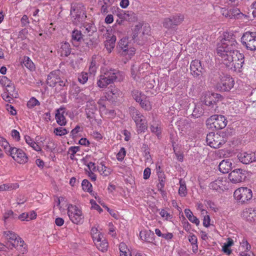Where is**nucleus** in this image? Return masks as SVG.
<instances>
[{
  "label": "nucleus",
  "mask_w": 256,
  "mask_h": 256,
  "mask_svg": "<svg viewBox=\"0 0 256 256\" xmlns=\"http://www.w3.org/2000/svg\"><path fill=\"white\" fill-rule=\"evenodd\" d=\"M237 42L235 40V36L228 32H224L220 42L218 44L217 48V54L222 58V60H228V62H222V64H228L232 58L229 56L228 52L230 53L234 52L236 48Z\"/></svg>",
  "instance_id": "f257e3e1"
},
{
  "label": "nucleus",
  "mask_w": 256,
  "mask_h": 256,
  "mask_svg": "<svg viewBox=\"0 0 256 256\" xmlns=\"http://www.w3.org/2000/svg\"><path fill=\"white\" fill-rule=\"evenodd\" d=\"M101 70L104 75H100L97 82L98 86L100 88L106 87L116 80L120 81L122 79V74L118 70L112 68L104 70L102 68Z\"/></svg>",
  "instance_id": "f03ea898"
},
{
  "label": "nucleus",
  "mask_w": 256,
  "mask_h": 256,
  "mask_svg": "<svg viewBox=\"0 0 256 256\" xmlns=\"http://www.w3.org/2000/svg\"><path fill=\"white\" fill-rule=\"evenodd\" d=\"M4 235L8 240L6 245L0 242V251H5L6 248H15L24 254L26 251L24 241L18 236L11 231L4 232Z\"/></svg>",
  "instance_id": "7ed1b4c3"
},
{
  "label": "nucleus",
  "mask_w": 256,
  "mask_h": 256,
  "mask_svg": "<svg viewBox=\"0 0 256 256\" xmlns=\"http://www.w3.org/2000/svg\"><path fill=\"white\" fill-rule=\"evenodd\" d=\"M228 134L226 132H222L220 134L210 132L206 138V143L212 148H218L226 142Z\"/></svg>",
  "instance_id": "20e7f679"
},
{
  "label": "nucleus",
  "mask_w": 256,
  "mask_h": 256,
  "mask_svg": "<svg viewBox=\"0 0 256 256\" xmlns=\"http://www.w3.org/2000/svg\"><path fill=\"white\" fill-rule=\"evenodd\" d=\"M70 15L76 25L84 21L86 18L84 6L82 3H74L71 5Z\"/></svg>",
  "instance_id": "39448f33"
},
{
  "label": "nucleus",
  "mask_w": 256,
  "mask_h": 256,
  "mask_svg": "<svg viewBox=\"0 0 256 256\" xmlns=\"http://www.w3.org/2000/svg\"><path fill=\"white\" fill-rule=\"evenodd\" d=\"M228 123L227 119L222 115L214 114L206 120L208 128L220 130L224 128Z\"/></svg>",
  "instance_id": "423d86ee"
},
{
  "label": "nucleus",
  "mask_w": 256,
  "mask_h": 256,
  "mask_svg": "<svg viewBox=\"0 0 256 256\" xmlns=\"http://www.w3.org/2000/svg\"><path fill=\"white\" fill-rule=\"evenodd\" d=\"M184 16L183 14H177L164 18L162 25L168 30H174L184 21Z\"/></svg>",
  "instance_id": "0eeeda50"
},
{
  "label": "nucleus",
  "mask_w": 256,
  "mask_h": 256,
  "mask_svg": "<svg viewBox=\"0 0 256 256\" xmlns=\"http://www.w3.org/2000/svg\"><path fill=\"white\" fill-rule=\"evenodd\" d=\"M128 43V38H124L119 41L118 46V54L126 56V58H130L136 52L134 48L129 47Z\"/></svg>",
  "instance_id": "6e6552de"
},
{
  "label": "nucleus",
  "mask_w": 256,
  "mask_h": 256,
  "mask_svg": "<svg viewBox=\"0 0 256 256\" xmlns=\"http://www.w3.org/2000/svg\"><path fill=\"white\" fill-rule=\"evenodd\" d=\"M223 96L219 94L212 93L206 94L204 100L202 101V104L210 108V110L212 112H216L218 108L216 102L222 100Z\"/></svg>",
  "instance_id": "1a4fd4ad"
},
{
  "label": "nucleus",
  "mask_w": 256,
  "mask_h": 256,
  "mask_svg": "<svg viewBox=\"0 0 256 256\" xmlns=\"http://www.w3.org/2000/svg\"><path fill=\"white\" fill-rule=\"evenodd\" d=\"M241 42L247 50L254 51L256 50V32H244L242 38Z\"/></svg>",
  "instance_id": "9d476101"
},
{
  "label": "nucleus",
  "mask_w": 256,
  "mask_h": 256,
  "mask_svg": "<svg viewBox=\"0 0 256 256\" xmlns=\"http://www.w3.org/2000/svg\"><path fill=\"white\" fill-rule=\"evenodd\" d=\"M234 196L239 202L244 204L250 200L252 197V191L248 188H240L236 190Z\"/></svg>",
  "instance_id": "9b49d317"
},
{
  "label": "nucleus",
  "mask_w": 256,
  "mask_h": 256,
  "mask_svg": "<svg viewBox=\"0 0 256 256\" xmlns=\"http://www.w3.org/2000/svg\"><path fill=\"white\" fill-rule=\"evenodd\" d=\"M68 214L71 221L76 224H81L84 222L82 211L76 206L70 204L68 207Z\"/></svg>",
  "instance_id": "f8f14e48"
},
{
  "label": "nucleus",
  "mask_w": 256,
  "mask_h": 256,
  "mask_svg": "<svg viewBox=\"0 0 256 256\" xmlns=\"http://www.w3.org/2000/svg\"><path fill=\"white\" fill-rule=\"evenodd\" d=\"M234 80L230 75L222 76L216 85L217 89L220 92H229L234 86Z\"/></svg>",
  "instance_id": "ddd939ff"
},
{
  "label": "nucleus",
  "mask_w": 256,
  "mask_h": 256,
  "mask_svg": "<svg viewBox=\"0 0 256 256\" xmlns=\"http://www.w3.org/2000/svg\"><path fill=\"white\" fill-rule=\"evenodd\" d=\"M248 172L242 168H236L232 170L228 174V179L234 183L236 184L245 180Z\"/></svg>",
  "instance_id": "4468645a"
},
{
  "label": "nucleus",
  "mask_w": 256,
  "mask_h": 256,
  "mask_svg": "<svg viewBox=\"0 0 256 256\" xmlns=\"http://www.w3.org/2000/svg\"><path fill=\"white\" fill-rule=\"evenodd\" d=\"M256 152H242L238 154V158L243 164H249L253 162H256L255 158L256 157Z\"/></svg>",
  "instance_id": "2eb2a0df"
},
{
  "label": "nucleus",
  "mask_w": 256,
  "mask_h": 256,
  "mask_svg": "<svg viewBox=\"0 0 256 256\" xmlns=\"http://www.w3.org/2000/svg\"><path fill=\"white\" fill-rule=\"evenodd\" d=\"M68 112H66L65 107L62 106L56 110L55 118L57 124L60 126H64L66 124L67 121L65 117Z\"/></svg>",
  "instance_id": "dca6fc26"
},
{
  "label": "nucleus",
  "mask_w": 256,
  "mask_h": 256,
  "mask_svg": "<svg viewBox=\"0 0 256 256\" xmlns=\"http://www.w3.org/2000/svg\"><path fill=\"white\" fill-rule=\"evenodd\" d=\"M106 98L112 102H116L118 98L122 96V92L118 88L110 86L108 88V90L106 93Z\"/></svg>",
  "instance_id": "f3484780"
},
{
  "label": "nucleus",
  "mask_w": 256,
  "mask_h": 256,
  "mask_svg": "<svg viewBox=\"0 0 256 256\" xmlns=\"http://www.w3.org/2000/svg\"><path fill=\"white\" fill-rule=\"evenodd\" d=\"M94 40L90 38H83L78 44L81 52H87L94 47Z\"/></svg>",
  "instance_id": "a211bd4d"
},
{
  "label": "nucleus",
  "mask_w": 256,
  "mask_h": 256,
  "mask_svg": "<svg viewBox=\"0 0 256 256\" xmlns=\"http://www.w3.org/2000/svg\"><path fill=\"white\" fill-rule=\"evenodd\" d=\"M243 216L250 223L256 222V210L252 208L245 209L243 212Z\"/></svg>",
  "instance_id": "6ab92c4d"
},
{
  "label": "nucleus",
  "mask_w": 256,
  "mask_h": 256,
  "mask_svg": "<svg viewBox=\"0 0 256 256\" xmlns=\"http://www.w3.org/2000/svg\"><path fill=\"white\" fill-rule=\"evenodd\" d=\"M83 39V35L80 30L74 29L72 34V42L74 46H78V44Z\"/></svg>",
  "instance_id": "aec40b11"
},
{
  "label": "nucleus",
  "mask_w": 256,
  "mask_h": 256,
  "mask_svg": "<svg viewBox=\"0 0 256 256\" xmlns=\"http://www.w3.org/2000/svg\"><path fill=\"white\" fill-rule=\"evenodd\" d=\"M140 238L144 241L154 244V241L155 237L154 234L150 230L142 231L140 232Z\"/></svg>",
  "instance_id": "412c9836"
},
{
  "label": "nucleus",
  "mask_w": 256,
  "mask_h": 256,
  "mask_svg": "<svg viewBox=\"0 0 256 256\" xmlns=\"http://www.w3.org/2000/svg\"><path fill=\"white\" fill-rule=\"evenodd\" d=\"M232 162L230 160H222L218 165L219 170L223 174H226L232 170Z\"/></svg>",
  "instance_id": "4be33fe9"
},
{
  "label": "nucleus",
  "mask_w": 256,
  "mask_h": 256,
  "mask_svg": "<svg viewBox=\"0 0 256 256\" xmlns=\"http://www.w3.org/2000/svg\"><path fill=\"white\" fill-rule=\"evenodd\" d=\"M190 70L194 77L202 75L206 72L204 65H190Z\"/></svg>",
  "instance_id": "5701e85b"
},
{
  "label": "nucleus",
  "mask_w": 256,
  "mask_h": 256,
  "mask_svg": "<svg viewBox=\"0 0 256 256\" xmlns=\"http://www.w3.org/2000/svg\"><path fill=\"white\" fill-rule=\"evenodd\" d=\"M13 158L20 164H26L28 161V157L26 154L20 149L16 156H14Z\"/></svg>",
  "instance_id": "b1692460"
},
{
  "label": "nucleus",
  "mask_w": 256,
  "mask_h": 256,
  "mask_svg": "<svg viewBox=\"0 0 256 256\" xmlns=\"http://www.w3.org/2000/svg\"><path fill=\"white\" fill-rule=\"evenodd\" d=\"M137 127V132L140 134L144 132L148 128L147 121L146 118L140 119L138 122H136Z\"/></svg>",
  "instance_id": "393cba45"
},
{
  "label": "nucleus",
  "mask_w": 256,
  "mask_h": 256,
  "mask_svg": "<svg viewBox=\"0 0 256 256\" xmlns=\"http://www.w3.org/2000/svg\"><path fill=\"white\" fill-rule=\"evenodd\" d=\"M62 56H68L71 52V48L70 44L66 42H62L60 50Z\"/></svg>",
  "instance_id": "a878e982"
},
{
  "label": "nucleus",
  "mask_w": 256,
  "mask_h": 256,
  "mask_svg": "<svg viewBox=\"0 0 256 256\" xmlns=\"http://www.w3.org/2000/svg\"><path fill=\"white\" fill-rule=\"evenodd\" d=\"M138 102L140 103V106L146 110H150L152 109L149 99L146 96H142L141 100Z\"/></svg>",
  "instance_id": "bb28decb"
},
{
  "label": "nucleus",
  "mask_w": 256,
  "mask_h": 256,
  "mask_svg": "<svg viewBox=\"0 0 256 256\" xmlns=\"http://www.w3.org/2000/svg\"><path fill=\"white\" fill-rule=\"evenodd\" d=\"M116 41V36H112L110 38L104 42L105 48L108 52L110 53L114 47L115 42Z\"/></svg>",
  "instance_id": "cd10ccee"
},
{
  "label": "nucleus",
  "mask_w": 256,
  "mask_h": 256,
  "mask_svg": "<svg viewBox=\"0 0 256 256\" xmlns=\"http://www.w3.org/2000/svg\"><path fill=\"white\" fill-rule=\"evenodd\" d=\"M184 213L190 222L195 224L196 226H198L200 224L199 220L193 215L192 212L190 209L186 208L184 210Z\"/></svg>",
  "instance_id": "c85d7f7f"
},
{
  "label": "nucleus",
  "mask_w": 256,
  "mask_h": 256,
  "mask_svg": "<svg viewBox=\"0 0 256 256\" xmlns=\"http://www.w3.org/2000/svg\"><path fill=\"white\" fill-rule=\"evenodd\" d=\"M82 186L84 191L87 192L91 195L94 196V192L92 190V184L88 180L86 179L84 180L82 183Z\"/></svg>",
  "instance_id": "c756f323"
},
{
  "label": "nucleus",
  "mask_w": 256,
  "mask_h": 256,
  "mask_svg": "<svg viewBox=\"0 0 256 256\" xmlns=\"http://www.w3.org/2000/svg\"><path fill=\"white\" fill-rule=\"evenodd\" d=\"M15 90L14 85L12 82L6 86V92L12 98H16L18 96V94L15 91Z\"/></svg>",
  "instance_id": "7c9ffc66"
},
{
  "label": "nucleus",
  "mask_w": 256,
  "mask_h": 256,
  "mask_svg": "<svg viewBox=\"0 0 256 256\" xmlns=\"http://www.w3.org/2000/svg\"><path fill=\"white\" fill-rule=\"evenodd\" d=\"M97 108L96 106H92L91 107L87 108L86 111V118H88L90 120L92 119L96 120L94 114Z\"/></svg>",
  "instance_id": "2f4dec72"
},
{
  "label": "nucleus",
  "mask_w": 256,
  "mask_h": 256,
  "mask_svg": "<svg viewBox=\"0 0 256 256\" xmlns=\"http://www.w3.org/2000/svg\"><path fill=\"white\" fill-rule=\"evenodd\" d=\"M204 112V109L202 108V105L201 104H197L195 105L192 112V116L196 118H198L202 116Z\"/></svg>",
  "instance_id": "473e14b6"
},
{
  "label": "nucleus",
  "mask_w": 256,
  "mask_h": 256,
  "mask_svg": "<svg viewBox=\"0 0 256 256\" xmlns=\"http://www.w3.org/2000/svg\"><path fill=\"white\" fill-rule=\"evenodd\" d=\"M112 14H116L117 16L122 20L126 19V11H124L122 10L119 9L118 8H116L114 6L112 8Z\"/></svg>",
  "instance_id": "72a5a7b5"
},
{
  "label": "nucleus",
  "mask_w": 256,
  "mask_h": 256,
  "mask_svg": "<svg viewBox=\"0 0 256 256\" xmlns=\"http://www.w3.org/2000/svg\"><path fill=\"white\" fill-rule=\"evenodd\" d=\"M131 71L132 76H138L144 72L143 68H141L140 65H132Z\"/></svg>",
  "instance_id": "f704fd0d"
},
{
  "label": "nucleus",
  "mask_w": 256,
  "mask_h": 256,
  "mask_svg": "<svg viewBox=\"0 0 256 256\" xmlns=\"http://www.w3.org/2000/svg\"><path fill=\"white\" fill-rule=\"evenodd\" d=\"M222 185V180H216L210 182L209 186L211 189L218 190L220 188Z\"/></svg>",
  "instance_id": "c9c22d12"
},
{
  "label": "nucleus",
  "mask_w": 256,
  "mask_h": 256,
  "mask_svg": "<svg viewBox=\"0 0 256 256\" xmlns=\"http://www.w3.org/2000/svg\"><path fill=\"white\" fill-rule=\"evenodd\" d=\"M132 116L135 122H138L140 119H142L144 118V116L140 112L136 110H133L132 113Z\"/></svg>",
  "instance_id": "e433bc0d"
},
{
  "label": "nucleus",
  "mask_w": 256,
  "mask_h": 256,
  "mask_svg": "<svg viewBox=\"0 0 256 256\" xmlns=\"http://www.w3.org/2000/svg\"><path fill=\"white\" fill-rule=\"evenodd\" d=\"M132 95L134 99L136 102H138L140 100H141L142 96H145L144 94H142V92L137 90H132Z\"/></svg>",
  "instance_id": "4c0bfd02"
},
{
  "label": "nucleus",
  "mask_w": 256,
  "mask_h": 256,
  "mask_svg": "<svg viewBox=\"0 0 256 256\" xmlns=\"http://www.w3.org/2000/svg\"><path fill=\"white\" fill-rule=\"evenodd\" d=\"M84 27L86 28L88 34L90 36L92 35L96 30V28L94 24H84Z\"/></svg>",
  "instance_id": "58836bf2"
},
{
  "label": "nucleus",
  "mask_w": 256,
  "mask_h": 256,
  "mask_svg": "<svg viewBox=\"0 0 256 256\" xmlns=\"http://www.w3.org/2000/svg\"><path fill=\"white\" fill-rule=\"evenodd\" d=\"M40 102L34 97H32L27 102V106L29 108H32L36 106H40Z\"/></svg>",
  "instance_id": "ea45409f"
},
{
  "label": "nucleus",
  "mask_w": 256,
  "mask_h": 256,
  "mask_svg": "<svg viewBox=\"0 0 256 256\" xmlns=\"http://www.w3.org/2000/svg\"><path fill=\"white\" fill-rule=\"evenodd\" d=\"M126 19H125V20L133 22L137 20L136 14L132 11L126 12Z\"/></svg>",
  "instance_id": "a19ab883"
},
{
  "label": "nucleus",
  "mask_w": 256,
  "mask_h": 256,
  "mask_svg": "<svg viewBox=\"0 0 256 256\" xmlns=\"http://www.w3.org/2000/svg\"><path fill=\"white\" fill-rule=\"evenodd\" d=\"M54 132L56 136H62L68 134V131L65 128L58 127L54 129Z\"/></svg>",
  "instance_id": "79ce46f5"
},
{
  "label": "nucleus",
  "mask_w": 256,
  "mask_h": 256,
  "mask_svg": "<svg viewBox=\"0 0 256 256\" xmlns=\"http://www.w3.org/2000/svg\"><path fill=\"white\" fill-rule=\"evenodd\" d=\"M59 79L60 78L50 77V76H48L46 83L50 86L54 87L58 83V81L59 80Z\"/></svg>",
  "instance_id": "37998d69"
},
{
  "label": "nucleus",
  "mask_w": 256,
  "mask_h": 256,
  "mask_svg": "<svg viewBox=\"0 0 256 256\" xmlns=\"http://www.w3.org/2000/svg\"><path fill=\"white\" fill-rule=\"evenodd\" d=\"M98 248L102 252H106L107 250L108 247V243L106 241V240H102L100 242V244H96Z\"/></svg>",
  "instance_id": "c03bdc74"
},
{
  "label": "nucleus",
  "mask_w": 256,
  "mask_h": 256,
  "mask_svg": "<svg viewBox=\"0 0 256 256\" xmlns=\"http://www.w3.org/2000/svg\"><path fill=\"white\" fill-rule=\"evenodd\" d=\"M78 80L80 83L84 84L88 80V74L86 72H81L79 74Z\"/></svg>",
  "instance_id": "a18cd8bd"
},
{
  "label": "nucleus",
  "mask_w": 256,
  "mask_h": 256,
  "mask_svg": "<svg viewBox=\"0 0 256 256\" xmlns=\"http://www.w3.org/2000/svg\"><path fill=\"white\" fill-rule=\"evenodd\" d=\"M180 180V187L178 190V194L181 196H185L187 194L186 188L184 183H182Z\"/></svg>",
  "instance_id": "49530a36"
},
{
  "label": "nucleus",
  "mask_w": 256,
  "mask_h": 256,
  "mask_svg": "<svg viewBox=\"0 0 256 256\" xmlns=\"http://www.w3.org/2000/svg\"><path fill=\"white\" fill-rule=\"evenodd\" d=\"M230 18H238V16L240 15V10L238 8H230Z\"/></svg>",
  "instance_id": "de8ad7c7"
},
{
  "label": "nucleus",
  "mask_w": 256,
  "mask_h": 256,
  "mask_svg": "<svg viewBox=\"0 0 256 256\" xmlns=\"http://www.w3.org/2000/svg\"><path fill=\"white\" fill-rule=\"evenodd\" d=\"M150 128L151 132L152 133H154L158 137H159L161 135V129L158 126H154V125H151Z\"/></svg>",
  "instance_id": "09e8293b"
},
{
  "label": "nucleus",
  "mask_w": 256,
  "mask_h": 256,
  "mask_svg": "<svg viewBox=\"0 0 256 256\" xmlns=\"http://www.w3.org/2000/svg\"><path fill=\"white\" fill-rule=\"evenodd\" d=\"M126 154V151L124 148H122L116 155L118 160L122 161Z\"/></svg>",
  "instance_id": "8fccbe9b"
},
{
  "label": "nucleus",
  "mask_w": 256,
  "mask_h": 256,
  "mask_svg": "<svg viewBox=\"0 0 256 256\" xmlns=\"http://www.w3.org/2000/svg\"><path fill=\"white\" fill-rule=\"evenodd\" d=\"M119 250L120 254H128L130 250L128 248L124 242H120L119 245Z\"/></svg>",
  "instance_id": "3c124183"
},
{
  "label": "nucleus",
  "mask_w": 256,
  "mask_h": 256,
  "mask_svg": "<svg viewBox=\"0 0 256 256\" xmlns=\"http://www.w3.org/2000/svg\"><path fill=\"white\" fill-rule=\"evenodd\" d=\"M80 128V127L78 125H77L72 130L70 134V137L72 139H74L76 137V134L80 131H82Z\"/></svg>",
  "instance_id": "603ef678"
},
{
  "label": "nucleus",
  "mask_w": 256,
  "mask_h": 256,
  "mask_svg": "<svg viewBox=\"0 0 256 256\" xmlns=\"http://www.w3.org/2000/svg\"><path fill=\"white\" fill-rule=\"evenodd\" d=\"M11 82L12 81L5 76L0 77V83L3 86H6Z\"/></svg>",
  "instance_id": "864d4df0"
},
{
  "label": "nucleus",
  "mask_w": 256,
  "mask_h": 256,
  "mask_svg": "<svg viewBox=\"0 0 256 256\" xmlns=\"http://www.w3.org/2000/svg\"><path fill=\"white\" fill-rule=\"evenodd\" d=\"M227 66V68L228 69L233 70L234 72H236L238 73L240 72H242L241 69L243 65H240V67L238 66L236 68V65H226Z\"/></svg>",
  "instance_id": "5fc2aeb1"
},
{
  "label": "nucleus",
  "mask_w": 256,
  "mask_h": 256,
  "mask_svg": "<svg viewBox=\"0 0 256 256\" xmlns=\"http://www.w3.org/2000/svg\"><path fill=\"white\" fill-rule=\"evenodd\" d=\"M142 149L143 150L144 156L148 159V156H150L148 146L146 144H143Z\"/></svg>",
  "instance_id": "6e6d98bb"
},
{
  "label": "nucleus",
  "mask_w": 256,
  "mask_h": 256,
  "mask_svg": "<svg viewBox=\"0 0 256 256\" xmlns=\"http://www.w3.org/2000/svg\"><path fill=\"white\" fill-rule=\"evenodd\" d=\"M20 148H18L16 147H12L11 148H9L8 150L9 155L12 158L14 156H16V154L18 153Z\"/></svg>",
  "instance_id": "4d7b16f0"
},
{
  "label": "nucleus",
  "mask_w": 256,
  "mask_h": 256,
  "mask_svg": "<svg viewBox=\"0 0 256 256\" xmlns=\"http://www.w3.org/2000/svg\"><path fill=\"white\" fill-rule=\"evenodd\" d=\"M164 184L165 180H161L160 181H159V183L157 185L158 190L162 194L165 192V191L164 190Z\"/></svg>",
  "instance_id": "13d9d810"
},
{
  "label": "nucleus",
  "mask_w": 256,
  "mask_h": 256,
  "mask_svg": "<svg viewBox=\"0 0 256 256\" xmlns=\"http://www.w3.org/2000/svg\"><path fill=\"white\" fill-rule=\"evenodd\" d=\"M12 136L15 138L16 141L20 140V134L19 132L16 130H13L11 132Z\"/></svg>",
  "instance_id": "bf43d9fd"
},
{
  "label": "nucleus",
  "mask_w": 256,
  "mask_h": 256,
  "mask_svg": "<svg viewBox=\"0 0 256 256\" xmlns=\"http://www.w3.org/2000/svg\"><path fill=\"white\" fill-rule=\"evenodd\" d=\"M22 26H26L29 23V20L26 15H24L20 20Z\"/></svg>",
  "instance_id": "052dcab7"
},
{
  "label": "nucleus",
  "mask_w": 256,
  "mask_h": 256,
  "mask_svg": "<svg viewBox=\"0 0 256 256\" xmlns=\"http://www.w3.org/2000/svg\"><path fill=\"white\" fill-rule=\"evenodd\" d=\"M109 6L106 2H104V4L100 8V12L102 14H106L108 12V8Z\"/></svg>",
  "instance_id": "680f3d73"
},
{
  "label": "nucleus",
  "mask_w": 256,
  "mask_h": 256,
  "mask_svg": "<svg viewBox=\"0 0 256 256\" xmlns=\"http://www.w3.org/2000/svg\"><path fill=\"white\" fill-rule=\"evenodd\" d=\"M6 110L10 114H12V116H14L16 114V110L14 108V107L13 106H12V105L7 104L6 105Z\"/></svg>",
  "instance_id": "e2e57ef3"
},
{
  "label": "nucleus",
  "mask_w": 256,
  "mask_h": 256,
  "mask_svg": "<svg viewBox=\"0 0 256 256\" xmlns=\"http://www.w3.org/2000/svg\"><path fill=\"white\" fill-rule=\"evenodd\" d=\"M210 217L208 215H206L204 216L203 220V225L204 226L208 228L210 225Z\"/></svg>",
  "instance_id": "0e129e2a"
},
{
  "label": "nucleus",
  "mask_w": 256,
  "mask_h": 256,
  "mask_svg": "<svg viewBox=\"0 0 256 256\" xmlns=\"http://www.w3.org/2000/svg\"><path fill=\"white\" fill-rule=\"evenodd\" d=\"M188 240L192 245L197 244L198 239L194 234H192L189 236Z\"/></svg>",
  "instance_id": "69168bd1"
},
{
  "label": "nucleus",
  "mask_w": 256,
  "mask_h": 256,
  "mask_svg": "<svg viewBox=\"0 0 256 256\" xmlns=\"http://www.w3.org/2000/svg\"><path fill=\"white\" fill-rule=\"evenodd\" d=\"M2 98L6 102H10V100L12 99V97L7 93L6 91L2 94Z\"/></svg>",
  "instance_id": "338daca9"
},
{
  "label": "nucleus",
  "mask_w": 256,
  "mask_h": 256,
  "mask_svg": "<svg viewBox=\"0 0 256 256\" xmlns=\"http://www.w3.org/2000/svg\"><path fill=\"white\" fill-rule=\"evenodd\" d=\"M80 150V147L78 146H70L68 149V152L72 153V155L75 154Z\"/></svg>",
  "instance_id": "774afa93"
}]
</instances>
